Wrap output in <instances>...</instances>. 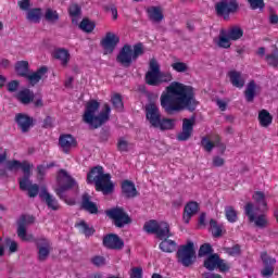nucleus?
<instances>
[{
    "label": "nucleus",
    "mask_w": 278,
    "mask_h": 278,
    "mask_svg": "<svg viewBox=\"0 0 278 278\" xmlns=\"http://www.w3.org/2000/svg\"><path fill=\"white\" fill-rule=\"evenodd\" d=\"M203 278H223V276H220L219 274H214V273H204L202 275Z\"/></svg>",
    "instance_id": "obj_64"
},
{
    "label": "nucleus",
    "mask_w": 278,
    "mask_h": 278,
    "mask_svg": "<svg viewBox=\"0 0 278 278\" xmlns=\"http://www.w3.org/2000/svg\"><path fill=\"white\" fill-rule=\"evenodd\" d=\"M129 147H131V144L129 143V141L125 140V138L118 139L117 151H119L121 153H128Z\"/></svg>",
    "instance_id": "obj_47"
},
{
    "label": "nucleus",
    "mask_w": 278,
    "mask_h": 278,
    "mask_svg": "<svg viewBox=\"0 0 278 278\" xmlns=\"http://www.w3.org/2000/svg\"><path fill=\"white\" fill-rule=\"evenodd\" d=\"M121 42V38L116 33L108 31L104 37L101 39V47L103 49V52L105 55L110 53H114V50L116 49V45Z\"/></svg>",
    "instance_id": "obj_16"
},
{
    "label": "nucleus",
    "mask_w": 278,
    "mask_h": 278,
    "mask_svg": "<svg viewBox=\"0 0 278 278\" xmlns=\"http://www.w3.org/2000/svg\"><path fill=\"white\" fill-rule=\"evenodd\" d=\"M15 71H29L28 61H17L14 65Z\"/></svg>",
    "instance_id": "obj_55"
},
{
    "label": "nucleus",
    "mask_w": 278,
    "mask_h": 278,
    "mask_svg": "<svg viewBox=\"0 0 278 278\" xmlns=\"http://www.w3.org/2000/svg\"><path fill=\"white\" fill-rule=\"evenodd\" d=\"M130 278H142V267L131 268Z\"/></svg>",
    "instance_id": "obj_59"
},
{
    "label": "nucleus",
    "mask_w": 278,
    "mask_h": 278,
    "mask_svg": "<svg viewBox=\"0 0 278 278\" xmlns=\"http://www.w3.org/2000/svg\"><path fill=\"white\" fill-rule=\"evenodd\" d=\"M52 58L59 60L63 66L71 62V53L64 48H56L52 51Z\"/></svg>",
    "instance_id": "obj_30"
},
{
    "label": "nucleus",
    "mask_w": 278,
    "mask_h": 278,
    "mask_svg": "<svg viewBox=\"0 0 278 278\" xmlns=\"http://www.w3.org/2000/svg\"><path fill=\"white\" fill-rule=\"evenodd\" d=\"M266 62L269 64V66H273V68H277L278 65V49L274 48L273 52L270 54H267Z\"/></svg>",
    "instance_id": "obj_46"
},
{
    "label": "nucleus",
    "mask_w": 278,
    "mask_h": 278,
    "mask_svg": "<svg viewBox=\"0 0 278 278\" xmlns=\"http://www.w3.org/2000/svg\"><path fill=\"white\" fill-rule=\"evenodd\" d=\"M46 18L50 22V23H55L56 21H59L60 15L58 14V11H53L51 9H48L46 11Z\"/></svg>",
    "instance_id": "obj_51"
},
{
    "label": "nucleus",
    "mask_w": 278,
    "mask_h": 278,
    "mask_svg": "<svg viewBox=\"0 0 278 278\" xmlns=\"http://www.w3.org/2000/svg\"><path fill=\"white\" fill-rule=\"evenodd\" d=\"M258 121L261 127H269L273 124V115L265 109L261 110L258 113Z\"/></svg>",
    "instance_id": "obj_37"
},
{
    "label": "nucleus",
    "mask_w": 278,
    "mask_h": 278,
    "mask_svg": "<svg viewBox=\"0 0 278 278\" xmlns=\"http://www.w3.org/2000/svg\"><path fill=\"white\" fill-rule=\"evenodd\" d=\"M15 123L20 127L22 134H27L34 127V119L27 114L18 113L15 115Z\"/></svg>",
    "instance_id": "obj_21"
},
{
    "label": "nucleus",
    "mask_w": 278,
    "mask_h": 278,
    "mask_svg": "<svg viewBox=\"0 0 278 278\" xmlns=\"http://www.w3.org/2000/svg\"><path fill=\"white\" fill-rule=\"evenodd\" d=\"M252 10H264V0H248Z\"/></svg>",
    "instance_id": "obj_54"
},
{
    "label": "nucleus",
    "mask_w": 278,
    "mask_h": 278,
    "mask_svg": "<svg viewBox=\"0 0 278 278\" xmlns=\"http://www.w3.org/2000/svg\"><path fill=\"white\" fill-rule=\"evenodd\" d=\"M91 264L97 266V268H101V266H105V257L101 255H96L91 258Z\"/></svg>",
    "instance_id": "obj_52"
},
{
    "label": "nucleus",
    "mask_w": 278,
    "mask_h": 278,
    "mask_svg": "<svg viewBox=\"0 0 278 278\" xmlns=\"http://www.w3.org/2000/svg\"><path fill=\"white\" fill-rule=\"evenodd\" d=\"M224 251L232 257H236V255H240L242 253L240 244H235L232 248H225Z\"/></svg>",
    "instance_id": "obj_50"
},
{
    "label": "nucleus",
    "mask_w": 278,
    "mask_h": 278,
    "mask_svg": "<svg viewBox=\"0 0 278 278\" xmlns=\"http://www.w3.org/2000/svg\"><path fill=\"white\" fill-rule=\"evenodd\" d=\"M148 14L151 21H154L155 23H160L162 18H164V15L162 14V9L157 7H151L148 9Z\"/></svg>",
    "instance_id": "obj_38"
},
{
    "label": "nucleus",
    "mask_w": 278,
    "mask_h": 278,
    "mask_svg": "<svg viewBox=\"0 0 278 278\" xmlns=\"http://www.w3.org/2000/svg\"><path fill=\"white\" fill-rule=\"evenodd\" d=\"M203 266L206 268V270L211 271L216 270V268H218L220 273H227L229 270V265H227L225 260L220 258V255L217 253L210 254L204 260Z\"/></svg>",
    "instance_id": "obj_12"
},
{
    "label": "nucleus",
    "mask_w": 278,
    "mask_h": 278,
    "mask_svg": "<svg viewBox=\"0 0 278 278\" xmlns=\"http://www.w3.org/2000/svg\"><path fill=\"white\" fill-rule=\"evenodd\" d=\"M154 236L159 238V240H164L166 238H173V233L170 232V226L166 222L159 223V226L156 228V232H154Z\"/></svg>",
    "instance_id": "obj_31"
},
{
    "label": "nucleus",
    "mask_w": 278,
    "mask_h": 278,
    "mask_svg": "<svg viewBox=\"0 0 278 278\" xmlns=\"http://www.w3.org/2000/svg\"><path fill=\"white\" fill-rule=\"evenodd\" d=\"M37 247V260L38 262H47L51 251H53V243L47 238H39L36 241Z\"/></svg>",
    "instance_id": "obj_14"
},
{
    "label": "nucleus",
    "mask_w": 278,
    "mask_h": 278,
    "mask_svg": "<svg viewBox=\"0 0 278 278\" xmlns=\"http://www.w3.org/2000/svg\"><path fill=\"white\" fill-rule=\"evenodd\" d=\"M225 216L228 223H237L238 222V212L233 206H225Z\"/></svg>",
    "instance_id": "obj_40"
},
{
    "label": "nucleus",
    "mask_w": 278,
    "mask_h": 278,
    "mask_svg": "<svg viewBox=\"0 0 278 278\" xmlns=\"http://www.w3.org/2000/svg\"><path fill=\"white\" fill-rule=\"evenodd\" d=\"M228 77L233 88H239V89L244 88V85L247 84V79H244V76L242 75L241 72L230 71L228 72Z\"/></svg>",
    "instance_id": "obj_28"
},
{
    "label": "nucleus",
    "mask_w": 278,
    "mask_h": 278,
    "mask_svg": "<svg viewBox=\"0 0 278 278\" xmlns=\"http://www.w3.org/2000/svg\"><path fill=\"white\" fill-rule=\"evenodd\" d=\"M55 166V163H49V164H42L37 166V181L39 184H42L45 181V177H47V172L49 168H53Z\"/></svg>",
    "instance_id": "obj_36"
},
{
    "label": "nucleus",
    "mask_w": 278,
    "mask_h": 278,
    "mask_svg": "<svg viewBox=\"0 0 278 278\" xmlns=\"http://www.w3.org/2000/svg\"><path fill=\"white\" fill-rule=\"evenodd\" d=\"M146 118L152 127L157 128L160 121L162 119V114L155 103H150L146 106Z\"/></svg>",
    "instance_id": "obj_18"
},
{
    "label": "nucleus",
    "mask_w": 278,
    "mask_h": 278,
    "mask_svg": "<svg viewBox=\"0 0 278 278\" xmlns=\"http://www.w3.org/2000/svg\"><path fill=\"white\" fill-rule=\"evenodd\" d=\"M94 27H96L94 22L88 18H84L79 24V29H81L83 31H86V34H90L94 31Z\"/></svg>",
    "instance_id": "obj_43"
},
{
    "label": "nucleus",
    "mask_w": 278,
    "mask_h": 278,
    "mask_svg": "<svg viewBox=\"0 0 278 278\" xmlns=\"http://www.w3.org/2000/svg\"><path fill=\"white\" fill-rule=\"evenodd\" d=\"M56 181L59 184V188L55 189L56 195L62 200L66 199L67 190H73L75 186H77V180L73 178L66 169H60Z\"/></svg>",
    "instance_id": "obj_7"
},
{
    "label": "nucleus",
    "mask_w": 278,
    "mask_h": 278,
    "mask_svg": "<svg viewBox=\"0 0 278 278\" xmlns=\"http://www.w3.org/2000/svg\"><path fill=\"white\" fill-rule=\"evenodd\" d=\"M34 165L29 164L28 161H8L7 162V170H10L11 173H18V170H22L23 177L18 178L20 184V190L23 192H27L28 197L30 199H34L36 197V184L31 181V167Z\"/></svg>",
    "instance_id": "obj_3"
},
{
    "label": "nucleus",
    "mask_w": 278,
    "mask_h": 278,
    "mask_svg": "<svg viewBox=\"0 0 278 278\" xmlns=\"http://www.w3.org/2000/svg\"><path fill=\"white\" fill-rule=\"evenodd\" d=\"M261 260L264 264V268L261 271L262 277L270 278L275 274V264H277V260L268 256V253L263 252L261 254Z\"/></svg>",
    "instance_id": "obj_19"
},
{
    "label": "nucleus",
    "mask_w": 278,
    "mask_h": 278,
    "mask_svg": "<svg viewBox=\"0 0 278 278\" xmlns=\"http://www.w3.org/2000/svg\"><path fill=\"white\" fill-rule=\"evenodd\" d=\"M214 254V248H212V244L210 243H203L198 252V257H205L208 255H213Z\"/></svg>",
    "instance_id": "obj_44"
},
{
    "label": "nucleus",
    "mask_w": 278,
    "mask_h": 278,
    "mask_svg": "<svg viewBox=\"0 0 278 278\" xmlns=\"http://www.w3.org/2000/svg\"><path fill=\"white\" fill-rule=\"evenodd\" d=\"M260 90H262V87H260L255 80H250L244 91L245 101L248 103H253V101H255V96L257 94V91L260 92Z\"/></svg>",
    "instance_id": "obj_27"
},
{
    "label": "nucleus",
    "mask_w": 278,
    "mask_h": 278,
    "mask_svg": "<svg viewBox=\"0 0 278 278\" xmlns=\"http://www.w3.org/2000/svg\"><path fill=\"white\" fill-rule=\"evenodd\" d=\"M199 101L194 98V88L178 81L172 83L166 88V93L161 94V106L166 114H175L181 110L194 112Z\"/></svg>",
    "instance_id": "obj_1"
},
{
    "label": "nucleus",
    "mask_w": 278,
    "mask_h": 278,
    "mask_svg": "<svg viewBox=\"0 0 278 278\" xmlns=\"http://www.w3.org/2000/svg\"><path fill=\"white\" fill-rule=\"evenodd\" d=\"M218 16L229 18V14L238 12V2L236 0H223L215 5Z\"/></svg>",
    "instance_id": "obj_15"
},
{
    "label": "nucleus",
    "mask_w": 278,
    "mask_h": 278,
    "mask_svg": "<svg viewBox=\"0 0 278 278\" xmlns=\"http://www.w3.org/2000/svg\"><path fill=\"white\" fill-rule=\"evenodd\" d=\"M226 35L228 36V38L230 40H240V38H242V36H244V31L242 30V28L235 26L232 28H230Z\"/></svg>",
    "instance_id": "obj_39"
},
{
    "label": "nucleus",
    "mask_w": 278,
    "mask_h": 278,
    "mask_svg": "<svg viewBox=\"0 0 278 278\" xmlns=\"http://www.w3.org/2000/svg\"><path fill=\"white\" fill-rule=\"evenodd\" d=\"M75 227L79 229V231L86 237L90 238L91 236H94V227L88 225L85 220H81L79 223L75 224Z\"/></svg>",
    "instance_id": "obj_35"
},
{
    "label": "nucleus",
    "mask_w": 278,
    "mask_h": 278,
    "mask_svg": "<svg viewBox=\"0 0 278 278\" xmlns=\"http://www.w3.org/2000/svg\"><path fill=\"white\" fill-rule=\"evenodd\" d=\"M36 194H38L42 203H46L48 210H52V212H58V210H60V202H58L55 197L49 193L47 186H41L40 188V186L36 185Z\"/></svg>",
    "instance_id": "obj_13"
},
{
    "label": "nucleus",
    "mask_w": 278,
    "mask_h": 278,
    "mask_svg": "<svg viewBox=\"0 0 278 278\" xmlns=\"http://www.w3.org/2000/svg\"><path fill=\"white\" fill-rule=\"evenodd\" d=\"M194 130V118H184L182 119V130L177 135V140L179 142H186L192 137V131Z\"/></svg>",
    "instance_id": "obj_20"
},
{
    "label": "nucleus",
    "mask_w": 278,
    "mask_h": 278,
    "mask_svg": "<svg viewBox=\"0 0 278 278\" xmlns=\"http://www.w3.org/2000/svg\"><path fill=\"white\" fill-rule=\"evenodd\" d=\"M112 103H113V108H115V110H117V112H123V97H121L119 93H116L112 99H111Z\"/></svg>",
    "instance_id": "obj_48"
},
{
    "label": "nucleus",
    "mask_w": 278,
    "mask_h": 278,
    "mask_svg": "<svg viewBox=\"0 0 278 278\" xmlns=\"http://www.w3.org/2000/svg\"><path fill=\"white\" fill-rule=\"evenodd\" d=\"M213 166H215L216 168H220V166H225V159L220 156H215L213 159Z\"/></svg>",
    "instance_id": "obj_60"
},
{
    "label": "nucleus",
    "mask_w": 278,
    "mask_h": 278,
    "mask_svg": "<svg viewBox=\"0 0 278 278\" xmlns=\"http://www.w3.org/2000/svg\"><path fill=\"white\" fill-rule=\"evenodd\" d=\"M159 225H160V223H157V220L151 219V220L144 223L143 230L146 231V233H154L155 235V232H157Z\"/></svg>",
    "instance_id": "obj_45"
},
{
    "label": "nucleus",
    "mask_w": 278,
    "mask_h": 278,
    "mask_svg": "<svg viewBox=\"0 0 278 278\" xmlns=\"http://www.w3.org/2000/svg\"><path fill=\"white\" fill-rule=\"evenodd\" d=\"M214 42L220 49H229V47H231V39L225 30L220 31L219 36L214 39Z\"/></svg>",
    "instance_id": "obj_33"
},
{
    "label": "nucleus",
    "mask_w": 278,
    "mask_h": 278,
    "mask_svg": "<svg viewBox=\"0 0 278 278\" xmlns=\"http://www.w3.org/2000/svg\"><path fill=\"white\" fill-rule=\"evenodd\" d=\"M201 144H202L203 149H205V151H207L208 153L212 152V149H214V147H215L214 142L210 141V139H207V137L202 138Z\"/></svg>",
    "instance_id": "obj_53"
},
{
    "label": "nucleus",
    "mask_w": 278,
    "mask_h": 278,
    "mask_svg": "<svg viewBox=\"0 0 278 278\" xmlns=\"http://www.w3.org/2000/svg\"><path fill=\"white\" fill-rule=\"evenodd\" d=\"M215 103H216V105L219 108V110L222 112H225L227 110V101L220 100V99H216Z\"/></svg>",
    "instance_id": "obj_63"
},
{
    "label": "nucleus",
    "mask_w": 278,
    "mask_h": 278,
    "mask_svg": "<svg viewBox=\"0 0 278 278\" xmlns=\"http://www.w3.org/2000/svg\"><path fill=\"white\" fill-rule=\"evenodd\" d=\"M172 68L174 71H188V64H186L184 62H176V63L172 64Z\"/></svg>",
    "instance_id": "obj_57"
},
{
    "label": "nucleus",
    "mask_w": 278,
    "mask_h": 278,
    "mask_svg": "<svg viewBox=\"0 0 278 278\" xmlns=\"http://www.w3.org/2000/svg\"><path fill=\"white\" fill-rule=\"evenodd\" d=\"M144 53L142 46L137 45L131 48V46H124L117 55V62L122 66H131V63L136 62L140 55Z\"/></svg>",
    "instance_id": "obj_6"
},
{
    "label": "nucleus",
    "mask_w": 278,
    "mask_h": 278,
    "mask_svg": "<svg viewBox=\"0 0 278 278\" xmlns=\"http://www.w3.org/2000/svg\"><path fill=\"white\" fill-rule=\"evenodd\" d=\"M102 244L105 249H110L111 251H123L125 248V241H123V239H121L116 233H109L104 236Z\"/></svg>",
    "instance_id": "obj_17"
},
{
    "label": "nucleus",
    "mask_w": 278,
    "mask_h": 278,
    "mask_svg": "<svg viewBox=\"0 0 278 278\" xmlns=\"http://www.w3.org/2000/svg\"><path fill=\"white\" fill-rule=\"evenodd\" d=\"M149 68L150 71H160V62L155 59H151L149 62Z\"/></svg>",
    "instance_id": "obj_61"
},
{
    "label": "nucleus",
    "mask_w": 278,
    "mask_h": 278,
    "mask_svg": "<svg viewBox=\"0 0 278 278\" xmlns=\"http://www.w3.org/2000/svg\"><path fill=\"white\" fill-rule=\"evenodd\" d=\"M122 194L124 199H136L138 197V189L131 180H124L122 182Z\"/></svg>",
    "instance_id": "obj_26"
},
{
    "label": "nucleus",
    "mask_w": 278,
    "mask_h": 278,
    "mask_svg": "<svg viewBox=\"0 0 278 278\" xmlns=\"http://www.w3.org/2000/svg\"><path fill=\"white\" fill-rule=\"evenodd\" d=\"M101 103L97 100H89L85 106L83 121L91 129H99V127H102V125L110 121V114L112 113L110 104H104L103 110L99 113Z\"/></svg>",
    "instance_id": "obj_2"
},
{
    "label": "nucleus",
    "mask_w": 278,
    "mask_h": 278,
    "mask_svg": "<svg viewBox=\"0 0 278 278\" xmlns=\"http://www.w3.org/2000/svg\"><path fill=\"white\" fill-rule=\"evenodd\" d=\"M80 14V9L79 5L77 4H72L70 7V15L72 16V23L77 24V18Z\"/></svg>",
    "instance_id": "obj_49"
},
{
    "label": "nucleus",
    "mask_w": 278,
    "mask_h": 278,
    "mask_svg": "<svg viewBox=\"0 0 278 278\" xmlns=\"http://www.w3.org/2000/svg\"><path fill=\"white\" fill-rule=\"evenodd\" d=\"M197 212H199V203L194 201L187 203L182 215L184 223L188 225V223H190V219L194 216V214H197Z\"/></svg>",
    "instance_id": "obj_29"
},
{
    "label": "nucleus",
    "mask_w": 278,
    "mask_h": 278,
    "mask_svg": "<svg viewBox=\"0 0 278 278\" xmlns=\"http://www.w3.org/2000/svg\"><path fill=\"white\" fill-rule=\"evenodd\" d=\"M35 220L36 217L29 214H22L16 220V233L18 239L23 240V242H29V240H31V236L27 235V227H29V225H34Z\"/></svg>",
    "instance_id": "obj_9"
},
{
    "label": "nucleus",
    "mask_w": 278,
    "mask_h": 278,
    "mask_svg": "<svg viewBox=\"0 0 278 278\" xmlns=\"http://www.w3.org/2000/svg\"><path fill=\"white\" fill-rule=\"evenodd\" d=\"M177 264L184 266V268H192L197 264V250L194 249V242L188 241L178 248L176 252Z\"/></svg>",
    "instance_id": "obj_5"
},
{
    "label": "nucleus",
    "mask_w": 278,
    "mask_h": 278,
    "mask_svg": "<svg viewBox=\"0 0 278 278\" xmlns=\"http://www.w3.org/2000/svg\"><path fill=\"white\" fill-rule=\"evenodd\" d=\"M87 184H94L97 192H101L105 195L114 192L112 175L105 174L101 165H97L89 170L87 174Z\"/></svg>",
    "instance_id": "obj_4"
},
{
    "label": "nucleus",
    "mask_w": 278,
    "mask_h": 278,
    "mask_svg": "<svg viewBox=\"0 0 278 278\" xmlns=\"http://www.w3.org/2000/svg\"><path fill=\"white\" fill-rule=\"evenodd\" d=\"M59 146L63 153H71V150L77 147V139L73 135H61L59 138Z\"/></svg>",
    "instance_id": "obj_22"
},
{
    "label": "nucleus",
    "mask_w": 278,
    "mask_h": 278,
    "mask_svg": "<svg viewBox=\"0 0 278 278\" xmlns=\"http://www.w3.org/2000/svg\"><path fill=\"white\" fill-rule=\"evenodd\" d=\"M245 216H248L250 223H254L255 227L258 229H266L268 227V217L266 214H261L255 216L254 205L249 202L244 206Z\"/></svg>",
    "instance_id": "obj_11"
},
{
    "label": "nucleus",
    "mask_w": 278,
    "mask_h": 278,
    "mask_svg": "<svg viewBox=\"0 0 278 278\" xmlns=\"http://www.w3.org/2000/svg\"><path fill=\"white\" fill-rule=\"evenodd\" d=\"M159 249L163 251V253H175L177 251V242L170 240L168 238L163 239V241L159 244Z\"/></svg>",
    "instance_id": "obj_34"
},
{
    "label": "nucleus",
    "mask_w": 278,
    "mask_h": 278,
    "mask_svg": "<svg viewBox=\"0 0 278 278\" xmlns=\"http://www.w3.org/2000/svg\"><path fill=\"white\" fill-rule=\"evenodd\" d=\"M174 128H175V119L163 118V119H160L156 129H161L162 131H166L168 129H174Z\"/></svg>",
    "instance_id": "obj_41"
},
{
    "label": "nucleus",
    "mask_w": 278,
    "mask_h": 278,
    "mask_svg": "<svg viewBox=\"0 0 278 278\" xmlns=\"http://www.w3.org/2000/svg\"><path fill=\"white\" fill-rule=\"evenodd\" d=\"M108 140H110V131L102 129L100 132V141L101 142H108Z\"/></svg>",
    "instance_id": "obj_62"
},
{
    "label": "nucleus",
    "mask_w": 278,
    "mask_h": 278,
    "mask_svg": "<svg viewBox=\"0 0 278 278\" xmlns=\"http://www.w3.org/2000/svg\"><path fill=\"white\" fill-rule=\"evenodd\" d=\"M15 99H17L20 103H23V105H28V103L34 101V92L28 88H24L15 94Z\"/></svg>",
    "instance_id": "obj_32"
},
{
    "label": "nucleus",
    "mask_w": 278,
    "mask_h": 278,
    "mask_svg": "<svg viewBox=\"0 0 278 278\" xmlns=\"http://www.w3.org/2000/svg\"><path fill=\"white\" fill-rule=\"evenodd\" d=\"M168 81H173L170 72L148 71L146 74V84L148 86H160V84H167Z\"/></svg>",
    "instance_id": "obj_10"
},
{
    "label": "nucleus",
    "mask_w": 278,
    "mask_h": 278,
    "mask_svg": "<svg viewBox=\"0 0 278 278\" xmlns=\"http://www.w3.org/2000/svg\"><path fill=\"white\" fill-rule=\"evenodd\" d=\"M106 216L113 220L118 229H123L126 225H131V217L125 212L123 206H115L105 211Z\"/></svg>",
    "instance_id": "obj_8"
},
{
    "label": "nucleus",
    "mask_w": 278,
    "mask_h": 278,
    "mask_svg": "<svg viewBox=\"0 0 278 278\" xmlns=\"http://www.w3.org/2000/svg\"><path fill=\"white\" fill-rule=\"evenodd\" d=\"M17 5L22 12H27L26 13V20L29 23H36V8H31V1L30 0H20L17 2Z\"/></svg>",
    "instance_id": "obj_24"
},
{
    "label": "nucleus",
    "mask_w": 278,
    "mask_h": 278,
    "mask_svg": "<svg viewBox=\"0 0 278 278\" xmlns=\"http://www.w3.org/2000/svg\"><path fill=\"white\" fill-rule=\"evenodd\" d=\"M20 86H21V83L18 80H11L7 85V90L8 92H16Z\"/></svg>",
    "instance_id": "obj_56"
},
{
    "label": "nucleus",
    "mask_w": 278,
    "mask_h": 278,
    "mask_svg": "<svg viewBox=\"0 0 278 278\" xmlns=\"http://www.w3.org/2000/svg\"><path fill=\"white\" fill-rule=\"evenodd\" d=\"M80 205L81 208L89 214H99V206H97V203L92 202V197L88 192L83 193Z\"/></svg>",
    "instance_id": "obj_23"
},
{
    "label": "nucleus",
    "mask_w": 278,
    "mask_h": 278,
    "mask_svg": "<svg viewBox=\"0 0 278 278\" xmlns=\"http://www.w3.org/2000/svg\"><path fill=\"white\" fill-rule=\"evenodd\" d=\"M20 75H22V77H27L31 86H36V72H33L30 75H27V72H22Z\"/></svg>",
    "instance_id": "obj_58"
},
{
    "label": "nucleus",
    "mask_w": 278,
    "mask_h": 278,
    "mask_svg": "<svg viewBox=\"0 0 278 278\" xmlns=\"http://www.w3.org/2000/svg\"><path fill=\"white\" fill-rule=\"evenodd\" d=\"M210 227L213 238H220V236H223V226L218 225V222H216V219L210 220Z\"/></svg>",
    "instance_id": "obj_42"
},
{
    "label": "nucleus",
    "mask_w": 278,
    "mask_h": 278,
    "mask_svg": "<svg viewBox=\"0 0 278 278\" xmlns=\"http://www.w3.org/2000/svg\"><path fill=\"white\" fill-rule=\"evenodd\" d=\"M252 199L255 201L254 212L264 214L268 210V203L266 202V195L262 191H255Z\"/></svg>",
    "instance_id": "obj_25"
}]
</instances>
